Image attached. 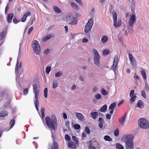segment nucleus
Instances as JSON below:
<instances>
[{"label":"nucleus","instance_id":"obj_64","mask_svg":"<svg viewBox=\"0 0 149 149\" xmlns=\"http://www.w3.org/2000/svg\"><path fill=\"white\" fill-rule=\"evenodd\" d=\"M88 147L89 149H96L95 147L92 146L90 145L88 146Z\"/></svg>","mask_w":149,"mask_h":149},{"label":"nucleus","instance_id":"obj_62","mask_svg":"<svg viewBox=\"0 0 149 149\" xmlns=\"http://www.w3.org/2000/svg\"><path fill=\"white\" fill-rule=\"evenodd\" d=\"M49 52V50L48 49H47L44 51V53L45 54H47Z\"/></svg>","mask_w":149,"mask_h":149},{"label":"nucleus","instance_id":"obj_13","mask_svg":"<svg viewBox=\"0 0 149 149\" xmlns=\"http://www.w3.org/2000/svg\"><path fill=\"white\" fill-rule=\"evenodd\" d=\"M126 116L127 113H125L119 119V122L120 124L123 125L124 124Z\"/></svg>","mask_w":149,"mask_h":149},{"label":"nucleus","instance_id":"obj_55","mask_svg":"<svg viewBox=\"0 0 149 149\" xmlns=\"http://www.w3.org/2000/svg\"><path fill=\"white\" fill-rule=\"evenodd\" d=\"M65 139L67 141H68L70 139V137L68 135H65Z\"/></svg>","mask_w":149,"mask_h":149},{"label":"nucleus","instance_id":"obj_42","mask_svg":"<svg viewBox=\"0 0 149 149\" xmlns=\"http://www.w3.org/2000/svg\"><path fill=\"white\" fill-rule=\"evenodd\" d=\"M127 27L128 28L127 30L128 32L130 33H132L133 32V30L132 29V27L133 26L130 27H128V26Z\"/></svg>","mask_w":149,"mask_h":149},{"label":"nucleus","instance_id":"obj_9","mask_svg":"<svg viewBox=\"0 0 149 149\" xmlns=\"http://www.w3.org/2000/svg\"><path fill=\"white\" fill-rule=\"evenodd\" d=\"M134 137L131 134H126L123 135L121 137V140L122 141L125 142V143L127 142H131L133 141Z\"/></svg>","mask_w":149,"mask_h":149},{"label":"nucleus","instance_id":"obj_56","mask_svg":"<svg viewBox=\"0 0 149 149\" xmlns=\"http://www.w3.org/2000/svg\"><path fill=\"white\" fill-rule=\"evenodd\" d=\"M24 95H27L28 93V90L27 88L25 89L24 90Z\"/></svg>","mask_w":149,"mask_h":149},{"label":"nucleus","instance_id":"obj_16","mask_svg":"<svg viewBox=\"0 0 149 149\" xmlns=\"http://www.w3.org/2000/svg\"><path fill=\"white\" fill-rule=\"evenodd\" d=\"M130 7L132 13H135L134 10L135 7V3L134 0H132L131 1Z\"/></svg>","mask_w":149,"mask_h":149},{"label":"nucleus","instance_id":"obj_10","mask_svg":"<svg viewBox=\"0 0 149 149\" xmlns=\"http://www.w3.org/2000/svg\"><path fill=\"white\" fill-rule=\"evenodd\" d=\"M93 24V20L92 18L90 19L86 25L84 29V32L87 33L91 29Z\"/></svg>","mask_w":149,"mask_h":149},{"label":"nucleus","instance_id":"obj_7","mask_svg":"<svg viewBox=\"0 0 149 149\" xmlns=\"http://www.w3.org/2000/svg\"><path fill=\"white\" fill-rule=\"evenodd\" d=\"M92 52L94 55L93 59L94 64L97 66H98L100 65L99 61L100 56L97 51L95 49H92Z\"/></svg>","mask_w":149,"mask_h":149},{"label":"nucleus","instance_id":"obj_11","mask_svg":"<svg viewBox=\"0 0 149 149\" xmlns=\"http://www.w3.org/2000/svg\"><path fill=\"white\" fill-rule=\"evenodd\" d=\"M128 56L129 58V60L130 61V64L133 67H134L136 66V62L133 56L131 54H129Z\"/></svg>","mask_w":149,"mask_h":149},{"label":"nucleus","instance_id":"obj_14","mask_svg":"<svg viewBox=\"0 0 149 149\" xmlns=\"http://www.w3.org/2000/svg\"><path fill=\"white\" fill-rule=\"evenodd\" d=\"M126 149H133L134 143L133 142H127L125 143Z\"/></svg>","mask_w":149,"mask_h":149},{"label":"nucleus","instance_id":"obj_45","mask_svg":"<svg viewBox=\"0 0 149 149\" xmlns=\"http://www.w3.org/2000/svg\"><path fill=\"white\" fill-rule=\"evenodd\" d=\"M95 97L97 100H100L101 97V95L100 94H97L95 95Z\"/></svg>","mask_w":149,"mask_h":149},{"label":"nucleus","instance_id":"obj_49","mask_svg":"<svg viewBox=\"0 0 149 149\" xmlns=\"http://www.w3.org/2000/svg\"><path fill=\"white\" fill-rule=\"evenodd\" d=\"M45 109L43 107H41V111L42 115V117L43 118L45 116Z\"/></svg>","mask_w":149,"mask_h":149},{"label":"nucleus","instance_id":"obj_32","mask_svg":"<svg viewBox=\"0 0 149 149\" xmlns=\"http://www.w3.org/2000/svg\"><path fill=\"white\" fill-rule=\"evenodd\" d=\"M101 92L102 95H105L108 94V92L103 88H102L101 90Z\"/></svg>","mask_w":149,"mask_h":149},{"label":"nucleus","instance_id":"obj_27","mask_svg":"<svg viewBox=\"0 0 149 149\" xmlns=\"http://www.w3.org/2000/svg\"><path fill=\"white\" fill-rule=\"evenodd\" d=\"M52 149H58V144L57 143L54 142L53 145L52 147Z\"/></svg>","mask_w":149,"mask_h":149},{"label":"nucleus","instance_id":"obj_5","mask_svg":"<svg viewBox=\"0 0 149 149\" xmlns=\"http://www.w3.org/2000/svg\"><path fill=\"white\" fill-rule=\"evenodd\" d=\"M32 48L34 52L36 54H39L40 52V47L39 42L36 40H33L32 43Z\"/></svg>","mask_w":149,"mask_h":149},{"label":"nucleus","instance_id":"obj_28","mask_svg":"<svg viewBox=\"0 0 149 149\" xmlns=\"http://www.w3.org/2000/svg\"><path fill=\"white\" fill-rule=\"evenodd\" d=\"M51 38V35L50 34H48L43 38V41H46L50 39Z\"/></svg>","mask_w":149,"mask_h":149},{"label":"nucleus","instance_id":"obj_37","mask_svg":"<svg viewBox=\"0 0 149 149\" xmlns=\"http://www.w3.org/2000/svg\"><path fill=\"white\" fill-rule=\"evenodd\" d=\"M5 33L4 31H2L0 33V41H1L3 39Z\"/></svg>","mask_w":149,"mask_h":149},{"label":"nucleus","instance_id":"obj_22","mask_svg":"<svg viewBox=\"0 0 149 149\" xmlns=\"http://www.w3.org/2000/svg\"><path fill=\"white\" fill-rule=\"evenodd\" d=\"M107 105L104 104L101 107L100 111L102 112L105 113L107 109Z\"/></svg>","mask_w":149,"mask_h":149},{"label":"nucleus","instance_id":"obj_33","mask_svg":"<svg viewBox=\"0 0 149 149\" xmlns=\"http://www.w3.org/2000/svg\"><path fill=\"white\" fill-rule=\"evenodd\" d=\"M19 59L18 58H17V64H16L15 69V72L16 73H17L18 71V64L19 63Z\"/></svg>","mask_w":149,"mask_h":149},{"label":"nucleus","instance_id":"obj_48","mask_svg":"<svg viewBox=\"0 0 149 149\" xmlns=\"http://www.w3.org/2000/svg\"><path fill=\"white\" fill-rule=\"evenodd\" d=\"M119 131L118 129H116L114 131V134L115 136H117L118 135Z\"/></svg>","mask_w":149,"mask_h":149},{"label":"nucleus","instance_id":"obj_57","mask_svg":"<svg viewBox=\"0 0 149 149\" xmlns=\"http://www.w3.org/2000/svg\"><path fill=\"white\" fill-rule=\"evenodd\" d=\"M20 22V21H18V20L17 19H16L15 18L13 19V22L15 24H16L18 23L19 22Z\"/></svg>","mask_w":149,"mask_h":149},{"label":"nucleus","instance_id":"obj_26","mask_svg":"<svg viewBox=\"0 0 149 149\" xmlns=\"http://www.w3.org/2000/svg\"><path fill=\"white\" fill-rule=\"evenodd\" d=\"M7 114V112L5 111H1L0 110V117H4Z\"/></svg>","mask_w":149,"mask_h":149},{"label":"nucleus","instance_id":"obj_60","mask_svg":"<svg viewBox=\"0 0 149 149\" xmlns=\"http://www.w3.org/2000/svg\"><path fill=\"white\" fill-rule=\"evenodd\" d=\"M33 29V26L31 27L29 29L28 33L29 35L30 34L32 31Z\"/></svg>","mask_w":149,"mask_h":149},{"label":"nucleus","instance_id":"obj_41","mask_svg":"<svg viewBox=\"0 0 149 149\" xmlns=\"http://www.w3.org/2000/svg\"><path fill=\"white\" fill-rule=\"evenodd\" d=\"M47 88H45L44 90V96L46 98H47Z\"/></svg>","mask_w":149,"mask_h":149},{"label":"nucleus","instance_id":"obj_29","mask_svg":"<svg viewBox=\"0 0 149 149\" xmlns=\"http://www.w3.org/2000/svg\"><path fill=\"white\" fill-rule=\"evenodd\" d=\"M104 139L106 141H111L112 140L111 137L108 135H105L104 137Z\"/></svg>","mask_w":149,"mask_h":149},{"label":"nucleus","instance_id":"obj_43","mask_svg":"<svg viewBox=\"0 0 149 149\" xmlns=\"http://www.w3.org/2000/svg\"><path fill=\"white\" fill-rule=\"evenodd\" d=\"M72 140L76 142V144H78V140L77 138V137L75 136H72Z\"/></svg>","mask_w":149,"mask_h":149},{"label":"nucleus","instance_id":"obj_19","mask_svg":"<svg viewBox=\"0 0 149 149\" xmlns=\"http://www.w3.org/2000/svg\"><path fill=\"white\" fill-rule=\"evenodd\" d=\"M137 106L139 108L143 109L144 107L143 102L141 100H139L137 103Z\"/></svg>","mask_w":149,"mask_h":149},{"label":"nucleus","instance_id":"obj_25","mask_svg":"<svg viewBox=\"0 0 149 149\" xmlns=\"http://www.w3.org/2000/svg\"><path fill=\"white\" fill-rule=\"evenodd\" d=\"M52 87L53 88L55 89L56 88L58 85V82L56 80H54L52 82Z\"/></svg>","mask_w":149,"mask_h":149},{"label":"nucleus","instance_id":"obj_54","mask_svg":"<svg viewBox=\"0 0 149 149\" xmlns=\"http://www.w3.org/2000/svg\"><path fill=\"white\" fill-rule=\"evenodd\" d=\"M136 94L134 93V91L133 90H132L131 91L130 94V96H131L132 95H136Z\"/></svg>","mask_w":149,"mask_h":149},{"label":"nucleus","instance_id":"obj_24","mask_svg":"<svg viewBox=\"0 0 149 149\" xmlns=\"http://www.w3.org/2000/svg\"><path fill=\"white\" fill-rule=\"evenodd\" d=\"M117 65V64L113 63V65L111 66V69L113 71L115 74H116V68Z\"/></svg>","mask_w":149,"mask_h":149},{"label":"nucleus","instance_id":"obj_58","mask_svg":"<svg viewBox=\"0 0 149 149\" xmlns=\"http://www.w3.org/2000/svg\"><path fill=\"white\" fill-rule=\"evenodd\" d=\"M98 90V88L97 87H93V91L94 92H97Z\"/></svg>","mask_w":149,"mask_h":149},{"label":"nucleus","instance_id":"obj_6","mask_svg":"<svg viewBox=\"0 0 149 149\" xmlns=\"http://www.w3.org/2000/svg\"><path fill=\"white\" fill-rule=\"evenodd\" d=\"M128 21L127 26L128 27L133 26L136 21V17L135 13H132Z\"/></svg>","mask_w":149,"mask_h":149},{"label":"nucleus","instance_id":"obj_53","mask_svg":"<svg viewBox=\"0 0 149 149\" xmlns=\"http://www.w3.org/2000/svg\"><path fill=\"white\" fill-rule=\"evenodd\" d=\"M85 131L88 134L90 133V131L88 128L87 127H86L85 128Z\"/></svg>","mask_w":149,"mask_h":149},{"label":"nucleus","instance_id":"obj_15","mask_svg":"<svg viewBox=\"0 0 149 149\" xmlns=\"http://www.w3.org/2000/svg\"><path fill=\"white\" fill-rule=\"evenodd\" d=\"M116 106V104L115 102L112 103L110 105L109 109L110 110V113L111 114L113 113Z\"/></svg>","mask_w":149,"mask_h":149},{"label":"nucleus","instance_id":"obj_8","mask_svg":"<svg viewBox=\"0 0 149 149\" xmlns=\"http://www.w3.org/2000/svg\"><path fill=\"white\" fill-rule=\"evenodd\" d=\"M112 15L113 18V22L114 26L116 28L119 27L121 24V20L120 19H117V14L115 11L112 12Z\"/></svg>","mask_w":149,"mask_h":149},{"label":"nucleus","instance_id":"obj_36","mask_svg":"<svg viewBox=\"0 0 149 149\" xmlns=\"http://www.w3.org/2000/svg\"><path fill=\"white\" fill-rule=\"evenodd\" d=\"M15 120L14 119L12 120L10 123V127L9 130L11 129L13 127V126L15 124Z\"/></svg>","mask_w":149,"mask_h":149},{"label":"nucleus","instance_id":"obj_50","mask_svg":"<svg viewBox=\"0 0 149 149\" xmlns=\"http://www.w3.org/2000/svg\"><path fill=\"white\" fill-rule=\"evenodd\" d=\"M145 87L146 90H148L149 89V88L147 81H145Z\"/></svg>","mask_w":149,"mask_h":149},{"label":"nucleus","instance_id":"obj_52","mask_svg":"<svg viewBox=\"0 0 149 149\" xmlns=\"http://www.w3.org/2000/svg\"><path fill=\"white\" fill-rule=\"evenodd\" d=\"M79 79L82 81H84V78L81 75H80L79 77Z\"/></svg>","mask_w":149,"mask_h":149},{"label":"nucleus","instance_id":"obj_59","mask_svg":"<svg viewBox=\"0 0 149 149\" xmlns=\"http://www.w3.org/2000/svg\"><path fill=\"white\" fill-rule=\"evenodd\" d=\"M106 117L107 119L109 120L111 118V115L109 114H106Z\"/></svg>","mask_w":149,"mask_h":149},{"label":"nucleus","instance_id":"obj_12","mask_svg":"<svg viewBox=\"0 0 149 149\" xmlns=\"http://www.w3.org/2000/svg\"><path fill=\"white\" fill-rule=\"evenodd\" d=\"M74 113L76 114V117L79 120L82 122L84 121L85 118L82 114L80 113H77L76 112H75Z\"/></svg>","mask_w":149,"mask_h":149},{"label":"nucleus","instance_id":"obj_21","mask_svg":"<svg viewBox=\"0 0 149 149\" xmlns=\"http://www.w3.org/2000/svg\"><path fill=\"white\" fill-rule=\"evenodd\" d=\"M53 8L54 10L58 13H61V11L60 8L56 6H54L53 7Z\"/></svg>","mask_w":149,"mask_h":149},{"label":"nucleus","instance_id":"obj_47","mask_svg":"<svg viewBox=\"0 0 149 149\" xmlns=\"http://www.w3.org/2000/svg\"><path fill=\"white\" fill-rule=\"evenodd\" d=\"M76 145L75 144H73L72 143H69V146L70 148H72L76 147Z\"/></svg>","mask_w":149,"mask_h":149},{"label":"nucleus","instance_id":"obj_31","mask_svg":"<svg viewBox=\"0 0 149 149\" xmlns=\"http://www.w3.org/2000/svg\"><path fill=\"white\" fill-rule=\"evenodd\" d=\"M110 50L107 49H106L103 51L102 55L104 56L108 54L109 53Z\"/></svg>","mask_w":149,"mask_h":149},{"label":"nucleus","instance_id":"obj_35","mask_svg":"<svg viewBox=\"0 0 149 149\" xmlns=\"http://www.w3.org/2000/svg\"><path fill=\"white\" fill-rule=\"evenodd\" d=\"M51 70V67L50 66H47L45 69V72L47 74H48L49 73Z\"/></svg>","mask_w":149,"mask_h":149},{"label":"nucleus","instance_id":"obj_63","mask_svg":"<svg viewBox=\"0 0 149 149\" xmlns=\"http://www.w3.org/2000/svg\"><path fill=\"white\" fill-rule=\"evenodd\" d=\"M98 121L100 123H104V120L102 119V118L100 117L98 119Z\"/></svg>","mask_w":149,"mask_h":149},{"label":"nucleus","instance_id":"obj_61","mask_svg":"<svg viewBox=\"0 0 149 149\" xmlns=\"http://www.w3.org/2000/svg\"><path fill=\"white\" fill-rule=\"evenodd\" d=\"M134 78L135 79H136L138 80H139V77L137 75H136V74H134Z\"/></svg>","mask_w":149,"mask_h":149},{"label":"nucleus","instance_id":"obj_44","mask_svg":"<svg viewBox=\"0 0 149 149\" xmlns=\"http://www.w3.org/2000/svg\"><path fill=\"white\" fill-rule=\"evenodd\" d=\"M62 75V72L61 71H59L55 74V76L56 77H59Z\"/></svg>","mask_w":149,"mask_h":149},{"label":"nucleus","instance_id":"obj_23","mask_svg":"<svg viewBox=\"0 0 149 149\" xmlns=\"http://www.w3.org/2000/svg\"><path fill=\"white\" fill-rule=\"evenodd\" d=\"M71 5L72 7L74 9L76 10H78L79 9V7L74 2H71Z\"/></svg>","mask_w":149,"mask_h":149},{"label":"nucleus","instance_id":"obj_39","mask_svg":"<svg viewBox=\"0 0 149 149\" xmlns=\"http://www.w3.org/2000/svg\"><path fill=\"white\" fill-rule=\"evenodd\" d=\"M118 56H115L113 59V63L118 64Z\"/></svg>","mask_w":149,"mask_h":149},{"label":"nucleus","instance_id":"obj_38","mask_svg":"<svg viewBox=\"0 0 149 149\" xmlns=\"http://www.w3.org/2000/svg\"><path fill=\"white\" fill-rule=\"evenodd\" d=\"M131 97V99L130 100V102L131 103H132L134 101L135 99L136 98V95H132L131 96H130Z\"/></svg>","mask_w":149,"mask_h":149},{"label":"nucleus","instance_id":"obj_40","mask_svg":"<svg viewBox=\"0 0 149 149\" xmlns=\"http://www.w3.org/2000/svg\"><path fill=\"white\" fill-rule=\"evenodd\" d=\"M141 73L144 79H145L146 78V73L143 70L141 71Z\"/></svg>","mask_w":149,"mask_h":149},{"label":"nucleus","instance_id":"obj_34","mask_svg":"<svg viewBox=\"0 0 149 149\" xmlns=\"http://www.w3.org/2000/svg\"><path fill=\"white\" fill-rule=\"evenodd\" d=\"M98 114L97 112H93L91 113V115L92 118L95 119L97 116Z\"/></svg>","mask_w":149,"mask_h":149},{"label":"nucleus","instance_id":"obj_18","mask_svg":"<svg viewBox=\"0 0 149 149\" xmlns=\"http://www.w3.org/2000/svg\"><path fill=\"white\" fill-rule=\"evenodd\" d=\"M108 40V37L106 36H104L102 37L101 41L102 44H104L107 43Z\"/></svg>","mask_w":149,"mask_h":149},{"label":"nucleus","instance_id":"obj_20","mask_svg":"<svg viewBox=\"0 0 149 149\" xmlns=\"http://www.w3.org/2000/svg\"><path fill=\"white\" fill-rule=\"evenodd\" d=\"M13 16V13H10L8 15L7 18V22L8 23H11V22Z\"/></svg>","mask_w":149,"mask_h":149},{"label":"nucleus","instance_id":"obj_46","mask_svg":"<svg viewBox=\"0 0 149 149\" xmlns=\"http://www.w3.org/2000/svg\"><path fill=\"white\" fill-rule=\"evenodd\" d=\"M81 126L78 124H75L74 126V127L75 129H79L80 128Z\"/></svg>","mask_w":149,"mask_h":149},{"label":"nucleus","instance_id":"obj_51","mask_svg":"<svg viewBox=\"0 0 149 149\" xmlns=\"http://www.w3.org/2000/svg\"><path fill=\"white\" fill-rule=\"evenodd\" d=\"M141 95L143 98H144L145 99L146 98V94L144 91H142Z\"/></svg>","mask_w":149,"mask_h":149},{"label":"nucleus","instance_id":"obj_30","mask_svg":"<svg viewBox=\"0 0 149 149\" xmlns=\"http://www.w3.org/2000/svg\"><path fill=\"white\" fill-rule=\"evenodd\" d=\"M116 148L118 149H124L123 146L119 143H117L116 144Z\"/></svg>","mask_w":149,"mask_h":149},{"label":"nucleus","instance_id":"obj_2","mask_svg":"<svg viewBox=\"0 0 149 149\" xmlns=\"http://www.w3.org/2000/svg\"><path fill=\"white\" fill-rule=\"evenodd\" d=\"M67 22L70 24L75 25L77 24L78 21L75 15L72 13H69L66 16Z\"/></svg>","mask_w":149,"mask_h":149},{"label":"nucleus","instance_id":"obj_1","mask_svg":"<svg viewBox=\"0 0 149 149\" xmlns=\"http://www.w3.org/2000/svg\"><path fill=\"white\" fill-rule=\"evenodd\" d=\"M46 123L47 126L49 128L52 134V130H55L56 129L57 120L55 116L52 115L51 118L49 117H47L45 118Z\"/></svg>","mask_w":149,"mask_h":149},{"label":"nucleus","instance_id":"obj_3","mask_svg":"<svg viewBox=\"0 0 149 149\" xmlns=\"http://www.w3.org/2000/svg\"><path fill=\"white\" fill-rule=\"evenodd\" d=\"M38 87V85L37 84H34L33 89V92L35 95L34 102L36 108L38 111V107L39 104L38 97L39 91V90L37 89Z\"/></svg>","mask_w":149,"mask_h":149},{"label":"nucleus","instance_id":"obj_17","mask_svg":"<svg viewBox=\"0 0 149 149\" xmlns=\"http://www.w3.org/2000/svg\"><path fill=\"white\" fill-rule=\"evenodd\" d=\"M31 15V13L30 12H28L27 13L25 14L23 17L21 19V21L24 22L25 21L26 17Z\"/></svg>","mask_w":149,"mask_h":149},{"label":"nucleus","instance_id":"obj_4","mask_svg":"<svg viewBox=\"0 0 149 149\" xmlns=\"http://www.w3.org/2000/svg\"><path fill=\"white\" fill-rule=\"evenodd\" d=\"M138 125L143 129H146L149 128V122L146 119L140 118L138 120Z\"/></svg>","mask_w":149,"mask_h":149}]
</instances>
